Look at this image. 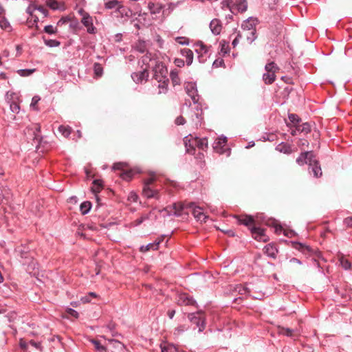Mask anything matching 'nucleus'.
<instances>
[{"label": "nucleus", "instance_id": "obj_11", "mask_svg": "<svg viewBox=\"0 0 352 352\" xmlns=\"http://www.w3.org/2000/svg\"><path fill=\"white\" fill-rule=\"evenodd\" d=\"M301 331V327H299L298 328H294V329H290V328H285L281 326L278 327V332L280 334L288 336V337H292V336H296L300 334Z\"/></svg>", "mask_w": 352, "mask_h": 352}, {"label": "nucleus", "instance_id": "obj_30", "mask_svg": "<svg viewBox=\"0 0 352 352\" xmlns=\"http://www.w3.org/2000/svg\"><path fill=\"white\" fill-rule=\"evenodd\" d=\"M294 247L298 250L299 251H301L304 254L311 253L312 252L311 248L309 246L305 245L300 243H296L294 244Z\"/></svg>", "mask_w": 352, "mask_h": 352}, {"label": "nucleus", "instance_id": "obj_22", "mask_svg": "<svg viewBox=\"0 0 352 352\" xmlns=\"http://www.w3.org/2000/svg\"><path fill=\"white\" fill-rule=\"evenodd\" d=\"M162 240H158L155 241L154 243H149L146 245H142L140 248V251L141 252H146L151 250H157L158 249V246L161 243Z\"/></svg>", "mask_w": 352, "mask_h": 352}, {"label": "nucleus", "instance_id": "obj_62", "mask_svg": "<svg viewBox=\"0 0 352 352\" xmlns=\"http://www.w3.org/2000/svg\"><path fill=\"white\" fill-rule=\"evenodd\" d=\"M344 223L349 226V227H351L352 226V217H347L344 219Z\"/></svg>", "mask_w": 352, "mask_h": 352}, {"label": "nucleus", "instance_id": "obj_59", "mask_svg": "<svg viewBox=\"0 0 352 352\" xmlns=\"http://www.w3.org/2000/svg\"><path fill=\"white\" fill-rule=\"evenodd\" d=\"M175 63L177 67H182L184 65V61L180 58H176L175 60Z\"/></svg>", "mask_w": 352, "mask_h": 352}, {"label": "nucleus", "instance_id": "obj_61", "mask_svg": "<svg viewBox=\"0 0 352 352\" xmlns=\"http://www.w3.org/2000/svg\"><path fill=\"white\" fill-rule=\"evenodd\" d=\"M184 331V326H179L177 327L175 330V334L179 335Z\"/></svg>", "mask_w": 352, "mask_h": 352}, {"label": "nucleus", "instance_id": "obj_20", "mask_svg": "<svg viewBox=\"0 0 352 352\" xmlns=\"http://www.w3.org/2000/svg\"><path fill=\"white\" fill-rule=\"evenodd\" d=\"M210 28L214 34H219L222 29L221 21L217 19L212 20L210 23Z\"/></svg>", "mask_w": 352, "mask_h": 352}, {"label": "nucleus", "instance_id": "obj_13", "mask_svg": "<svg viewBox=\"0 0 352 352\" xmlns=\"http://www.w3.org/2000/svg\"><path fill=\"white\" fill-rule=\"evenodd\" d=\"M258 23V21L256 18L250 17L243 23L242 28L244 30H251V34L254 35L256 32L255 27Z\"/></svg>", "mask_w": 352, "mask_h": 352}, {"label": "nucleus", "instance_id": "obj_27", "mask_svg": "<svg viewBox=\"0 0 352 352\" xmlns=\"http://www.w3.org/2000/svg\"><path fill=\"white\" fill-rule=\"evenodd\" d=\"M276 150L279 152L289 154L293 152V150L292 148V146L287 144H280L276 146Z\"/></svg>", "mask_w": 352, "mask_h": 352}, {"label": "nucleus", "instance_id": "obj_7", "mask_svg": "<svg viewBox=\"0 0 352 352\" xmlns=\"http://www.w3.org/2000/svg\"><path fill=\"white\" fill-rule=\"evenodd\" d=\"M164 72L166 74L167 69H165L164 70H163V69H162L161 75H158L156 73L155 74V78L160 83L158 85V87L160 89L162 90V91H160L159 94H162V93L164 94L166 91L167 87H168V79L166 78V76L165 75L163 74Z\"/></svg>", "mask_w": 352, "mask_h": 352}, {"label": "nucleus", "instance_id": "obj_45", "mask_svg": "<svg viewBox=\"0 0 352 352\" xmlns=\"http://www.w3.org/2000/svg\"><path fill=\"white\" fill-rule=\"evenodd\" d=\"M102 67L99 63L94 64V73L98 77H100L102 74Z\"/></svg>", "mask_w": 352, "mask_h": 352}, {"label": "nucleus", "instance_id": "obj_8", "mask_svg": "<svg viewBox=\"0 0 352 352\" xmlns=\"http://www.w3.org/2000/svg\"><path fill=\"white\" fill-rule=\"evenodd\" d=\"M314 155L311 151H305L300 153L298 157L296 159V162L300 165H304L305 164H309V162H312L314 158Z\"/></svg>", "mask_w": 352, "mask_h": 352}, {"label": "nucleus", "instance_id": "obj_15", "mask_svg": "<svg viewBox=\"0 0 352 352\" xmlns=\"http://www.w3.org/2000/svg\"><path fill=\"white\" fill-rule=\"evenodd\" d=\"M248 9L247 0H235L234 3L231 9L232 12L234 13L236 10L239 12L243 13Z\"/></svg>", "mask_w": 352, "mask_h": 352}, {"label": "nucleus", "instance_id": "obj_39", "mask_svg": "<svg viewBox=\"0 0 352 352\" xmlns=\"http://www.w3.org/2000/svg\"><path fill=\"white\" fill-rule=\"evenodd\" d=\"M340 265L345 270H349L351 268V263L344 256H340L339 258Z\"/></svg>", "mask_w": 352, "mask_h": 352}, {"label": "nucleus", "instance_id": "obj_21", "mask_svg": "<svg viewBox=\"0 0 352 352\" xmlns=\"http://www.w3.org/2000/svg\"><path fill=\"white\" fill-rule=\"evenodd\" d=\"M82 24L87 28L89 33H94V27L93 26L92 19L89 15L83 16L82 19Z\"/></svg>", "mask_w": 352, "mask_h": 352}, {"label": "nucleus", "instance_id": "obj_2", "mask_svg": "<svg viewBox=\"0 0 352 352\" xmlns=\"http://www.w3.org/2000/svg\"><path fill=\"white\" fill-rule=\"evenodd\" d=\"M193 206V203H175L171 206H168L164 208V210L168 212V214H173L177 217H182V215H188L189 214V210L190 207Z\"/></svg>", "mask_w": 352, "mask_h": 352}, {"label": "nucleus", "instance_id": "obj_33", "mask_svg": "<svg viewBox=\"0 0 352 352\" xmlns=\"http://www.w3.org/2000/svg\"><path fill=\"white\" fill-rule=\"evenodd\" d=\"M91 342L94 344L95 349L99 352H107V347L100 344L97 340H91Z\"/></svg>", "mask_w": 352, "mask_h": 352}, {"label": "nucleus", "instance_id": "obj_14", "mask_svg": "<svg viewBox=\"0 0 352 352\" xmlns=\"http://www.w3.org/2000/svg\"><path fill=\"white\" fill-rule=\"evenodd\" d=\"M309 166L311 169L309 172L313 173L314 176L315 177L318 178L320 176H322V172L321 170V167L319 164L318 161L316 159H315V157L313 159L312 162H309Z\"/></svg>", "mask_w": 352, "mask_h": 352}, {"label": "nucleus", "instance_id": "obj_47", "mask_svg": "<svg viewBox=\"0 0 352 352\" xmlns=\"http://www.w3.org/2000/svg\"><path fill=\"white\" fill-rule=\"evenodd\" d=\"M71 20V18L69 16H63L62 17L57 23L58 26H63V25L68 23Z\"/></svg>", "mask_w": 352, "mask_h": 352}, {"label": "nucleus", "instance_id": "obj_31", "mask_svg": "<svg viewBox=\"0 0 352 352\" xmlns=\"http://www.w3.org/2000/svg\"><path fill=\"white\" fill-rule=\"evenodd\" d=\"M296 130H298V132L307 134L311 131V126L308 122H305L302 124L296 125Z\"/></svg>", "mask_w": 352, "mask_h": 352}, {"label": "nucleus", "instance_id": "obj_26", "mask_svg": "<svg viewBox=\"0 0 352 352\" xmlns=\"http://www.w3.org/2000/svg\"><path fill=\"white\" fill-rule=\"evenodd\" d=\"M182 54L186 58V64L188 65H191L192 63V60H193V52H192V51L191 50H190V49H183L182 50Z\"/></svg>", "mask_w": 352, "mask_h": 352}, {"label": "nucleus", "instance_id": "obj_41", "mask_svg": "<svg viewBox=\"0 0 352 352\" xmlns=\"http://www.w3.org/2000/svg\"><path fill=\"white\" fill-rule=\"evenodd\" d=\"M170 76L174 85H179L180 83V80L177 72L172 71L170 74Z\"/></svg>", "mask_w": 352, "mask_h": 352}, {"label": "nucleus", "instance_id": "obj_37", "mask_svg": "<svg viewBox=\"0 0 352 352\" xmlns=\"http://www.w3.org/2000/svg\"><path fill=\"white\" fill-rule=\"evenodd\" d=\"M135 47L138 52L141 53H144L146 50V45L145 42L142 41H139L138 43H136Z\"/></svg>", "mask_w": 352, "mask_h": 352}, {"label": "nucleus", "instance_id": "obj_4", "mask_svg": "<svg viewBox=\"0 0 352 352\" xmlns=\"http://www.w3.org/2000/svg\"><path fill=\"white\" fill-rule=\"evenodd\" d=\"M198 138L194 137L191 134L184 137V144L186 147V152L191 155L195 154V150L197 146Z\"/></svg>", "mask_w": 352, "mask_h": 352}, {"label": "nucleus", "instance_id": "obj_52", "mask_svg": "<svg viewBox=\"0 0 352 352\" xmlns=\"http://www.w3.org/2000/svg\"><path fill=\"white\" fill-rule=\"evenodd\" d=\"M118 4V2L116 0L110 1L105 3V7L107 9H112V8H116Z\"/></svg>", "mask_w": 352, "mask_h": 352}, {"label": "nucleus", "instance_id": "obj_57", "mask_svg": "<svg viewBox=\"0 0 352 352\" xmlns=\"http://www.w3.org/2000/svg\"><path fill=\"white\" fill-rule=\"evenodd\" d=\"M177 42L182 45H186L188 44V38L185 37H177L176 38Z\"/></svg>", "mask_w": 352, "mask_h": 352}, {"label": "nucleus", "instance_id": "obj_23", "mask_svg": "<svg viewBox=\"0 0 352 352\" xmlns=\"http://www.w3.org/2000/svg\"><path fill=\"white\" fill-rule=\"evenodd\" d=\"M300 264L301 263L298 259L296 258H292V259L289 260V263H287V268L289 271H295L299 268Z\"/></svg>", "mask_w": 352, "mask_h": 352}, {"label": "nucleus", "instance_id": "obj_58", "mask_svg": "<svg viewBox=\"0 0 352 352\" xmlns=\"http://www.w3.org/2000/svg\"><path fill=\"white\" fill-rule=\"evenodd\" d=\"M36 9L40 12H41L43 14H44V16H47V10L43 6H38V7H36Z\"/></svg>", "mask_w": 352, "mask_h": 352}, {"label": "nucleus", "instance_id": "obj_60", "mask_svg": "<svg viewBox=\"0 0 352 352\" xmlns=\"http://www.w3.org/2000/svg\"><path fill=\"white\" fill-rule=\"evenodd\" d=\"M36 9V6H34L33 5H30L28 8H27V12L28 14H30V15L32 16V13Z\"/></svg>", "mask_w": 352, "mask_h": 352}, {"label": "nucleus", "instance_id": "obj_5", "mask_svg": "<svg viewBox=\"0 0 352 352\" xmlns=\"http://www.w3.org/2000/svg\"><path fill=\"white\" fill-rule=\"evenodd\" d=\"M188 317L192 323L197 325V327L199 328V332L204 329L205 323L203 312L199 311L197 314H188Z\"/></svg>", "mask_w": 352, "mask_h": 352}, {"label": "nucleus", "instance_id": "obj_1", "mask_svg": "<svg viewBox=\"0 0 352 352\" xmlns=\"http://www.w3.org/2000/svg\"><path fill=\"white\" fill-rule=\"evenodd\" d=\"M241 224L251 227L250 230L254 239L258 241L266 242L268 237L265 236L264 230L256 226V220L252 216L244 214L240 216H234Z\"/></svg>", "mask_w": 352, "mask_h": 352}, {"label": "nucleus", "instance_id": "obj_53", "mask_svg": "<svg viewBox=\"0 0 352 352\" xmlns=\"http://www.w3.org/2000/svg\"><path fill=\"white\" fill-rule=\"evenodd\" d=\"M289 119L292 123H298L300 121V118L296 114H289Z\"/></svg>", "mask_w": 352, "mask_h": 352}, {"label": "nucleus", "instance_id": "obj_40", "mask_svg": "<svg viewBox=\"0 0 352 352\" xmlns=\"http://www.w3.org/2000/svg\"><path fill=\"white\" fill-rule=\"evenodd\" d=\"M133 172L131 170H128L126 168L121 173H120V177L125 180H129L133 177Z\"/></svg>", "mask_w": 352, "mask_h": 352}, {"label": "nucleus", "instance_id": "obj_51", "mask_svg": "<svg viewBox=\"0 0 352 352\" xmlns=\"http://www.w3.org/2000/svg\"><path fill=\"white\" fill-rule=\"evenodd\" d=\"M41 100V98L38 96H35L32 99V102L30 106L34 108L35 110H37L36 104L38 102V101Z\"/></svg>", "mask_w": 352, "mask_h": 352}, {"label": "nucleus", "instance_id": "obj_48", "mask_svg": "<svg viewBox=\"0 0 352 352\" xmlns=\"http://www.w3.org/2000/svg\"><path fill=\"white\" fill-rule=\"evenodd\" d=\"M126 164L124 163L118 162L113 164V168L114 170H124L126 169Z\"/></svg>", "mask_w": 352, "mask_h": 352}, {"label": "nucleus", "instance_id": "obj_50", "mask_svg": "<svg viewBox=\"0 0 352 352\" xmlns=\"http://www.w3.org/2000/svg\"><path fill=\"white\" fill-rule=\"evenodd\" d=\"M44 30L46 33L52 34L56 33L57 31V29H56V28H54L52 25H50L45 26L44 28Z\"/></svg>", "mask_w": 352, "mask_h": 352}, {"label": "nucleus", "instance_id": "obj_29", "mask_svg": "<svg viewBox=\"0 0 352 352\" xmlns=\"http://www.w3.org/2000/svg\"><path fill=\"white\" fill-rule=\"evenodd\" d=\"M276 79V75L274 73L266 72L263 76V80L265 84L270 85L274 82Z\"/></svg>", "mask_w": 352, "mask_h": 352}, {"label": "nucleus", "instance_id": "obj_34", "mask_svg": "<svg viewBox=\"0 0 352 352\" xmlns=\"http://www.w3.org/2000/svg\"><path fill=\"white\" fill-rule=\"evenodd\" d=\"M197 148L202 151H206L208 148V140L206 138H199Z\"/></svg>", "mask_w": 352, "mask_h": 352}, {"label": "nucleus", "instance_id": "obj_35", "mask_svg": "<svg viewBox=\"0 0 352 352\" xmlns=\"http://www.w3.org/2000/svg\"><path fill=\"white\" fill-rule=\"evenodd\" d=\"M265 69L266 72L274 73V74H276V72L278 70V67L274 63V62H270V63H267L265 65Z\"/></svg>", "mask_w": 352, "mask_h": 352}, {"label": "nucleus", "instance_id": "obj_16", "mask_svg": "<svg viewBox=\"0 0 352 352\" xmlns=\"http://www.w3.org/2000/svg\"><path fill=\"white\" fill-rule=\"evenodd\" d=\"M208 51V47L202 42L199 41L195 44V52L199 54V62L204 63L205 59L203 58L204 54Z\"/></svg>", "mask_w": 352, "mask_h": 352}, {"label": "nucleus", "instance_id": "obj_63", "mask_svg": "<svg viewBox=\"0 0 352 352\" xmlns=\"http://www.w3.org/2000/svg\"><path fill=\"white\" fill-rule=\"evenodd\" d=\"M240 36V34H238L237 36L233 40L232 45H233L234 47H235L239 43Z\"/></svg>", "mask_w": 352, "mask_h": 352}, {"label": "nucleus", "instance_id": "obj_55", "mask_svg": "<svg viewBox=\"0 0 352 352\" xmlns=\"http://www.w3.org/2000/svg\"><path fill=\"white\" fill-rule=\"evenodd\" d=\"M239 293L241 294H245L250 292L249 289L245 286H239Z\"/></svg>", "mask_w": 352, "mask_h": 352}, {"label": "nucleus", "instance_id": "obj_36", "mask_svg": "<svg viewBox=\"0 0 352 352\" xmlns=\"http://www.w3.org/2000/svg\"><path fill=\"white\" fill-rule=\"evenodd\" d=\"M91 204L89 201H85L80 204V211L82 214L87 213L91 209Z\"/></svg>", "mask_w": 352, "mask_h": 352}, {"label": "nucleus", "instance_id": "obj_12", "mask_svg": "<svg viewBox=\"0 0 352 352\" xmlns=\"http://www.w3.org/2000/svg\"><path fill=\"white\" fill-rule=\"evenodd\" d=\"M187 94L191 98L194 103L198 102L199 96L197 94V90L195 85L192 82H188L185 87Z\"/></svg>", "mask_w": 352, "mask_h": 352}, {"label": "nucleus", "instance_id": "obj_3", "mask_svg": "<svg viewBox=\"0 0 352 352\" xmlns=\"http://www.w3.org/2000/svg\"><path fill=\"white\" fill-rule=\"evenodd\" d=\"M155 179V176L151 175L149 178L144 180L142 195L146 198H160L159 191L152 186Z\"/></svg>", "mask_w": 352, "mask_h": 352}, {"label": "nucleus", "instance_id": "obj_44", "mask_svg": "<svg viewBox=\"0 0 352 352\" xmlns=\"http://www.w3.org/2000/svg\"><path fill=\"white\" fill-rule=\"evenodd\" d=\"M35 69H19L18 74L21 76H28L34 72Z\"/></svg>", "mask_w": 352, "mask_h": 352}, {"label": "nucleus", "instance_id": "obj_28", "mask_svg": "<svg viewBox=\"0 0 352 352\" xmlns=\"http://www.w3.org/2000/svg\"><path fill=\"white\" fill-rule=\"evenodd\" d=\"M47 5L53 10L62 9L64 10V4L59 3L56 0H46Z\"/></svg>", "mask_w": 352, "mask_h": 352}, {"label": "nucleus", "instance_id": "obj_42", "mask_svg": "<svg viewBox=\"0 0 352 352\" xmlns=\"http://www.w3.org/2000/svg\"><path fill=\"white\" fill-rule=\"evenodd\" d=\"M0 27L3 30H8L10 28L9 22L3 16H0Z\"/></svg>", "mask_w": 352, "mask_h": 352}, {"label": "nucleus", "instance_id": "obj_43", "mask_svg": "<svg viewBox=\"0 0 352 352\" xmlns=\"http://www.w3.org/2000/svg\"><path fill=\"white\" fill-rule=\"evenodd\" d=\"M20 102H13L10 104V109L13 113H18L20 111Z\"/></svg>", "mask_w": 352, "mask_h": 352}, {"label": "nucleus", "instance_id": "obj_56", "mask_svg": "<svg viewBox=\"0 0 352 352\" xmlns=\"http://www.w3.org/2000/svg\"><path fill=\"white\" fill-rule=\"evenodd\" d=\"M66 311H67V313L68 314H69L72 316H74V317H75L76 318L78 317V312L76 310L73 309L69 308V309H67L66 310Z\"/></svg>", "mask_w": 352, "mask_h": 352}, {"label": "nucleus", "instance_id": "obj_17", "mask_svg": "<svg viewBox=\"0 0 352 352\" xmlns=\"http://www.w3.org/2000/svg\"><path fill=\"white\" fill-rule=\"evenodd\" d=\"M195 303V300L186 294H182L178 296L177 304L180 306L193 305Z\"/></svg>", "mask_w": 352, "mask_h": 352}, {"label": "nucleus", "instance_id": "obj_64", "mask_svg": "<svg viewBox=\"0 0 352 352\" xmlns=\"http://www.w3.org/2000/svg\"><path fill=\"white\" fill-rule=\"evenodd\" d=\"M309 143L305 140H300L299 142V146H308Z\"/></svg>", "mask_w": 352, "mask_h": 352}, {"label": "nucleus", "instance_id": "obj_9", "mask_svg": "<svg viewBox=\"0 0 352 352\" xmlns=\"http://www.w3.org/2000/svg\"><path fill=\"white\" fill-rule=\"evenodd\" d=\"M27 133L32 136V139L34 140H36L39 142L41 140V136L40 135L41 133V126L39 124H33L31 127L27 128Z\"/></svg>", "mask_w": 352, "mask_h": 352}, {"label": "nucleus", "instance_id": "obj_46", "mask_svg": "<svg viewBox=\"0 0 352 352\" xmlns=\"http://www.w3.org/2000/svg\"><path fill=\"white\" fill-rule=\"evenodd\" d=\"M161 350L162 352H173L175 351V348L169 344H161Z\"/></svg>", "mask_w": 352, "mask_h": 352}, {"label": "nucleus", "instance_id": "obj_25", "mask_svg": "<svg viewBox=\"0 0 352 352\" xmlns=\"http://www.w3.org/2000/svg\"><path fill=\"white\" fill-rule=\"evenodd\" d=\"M263 250L267 256L272 258H275L278 252L276 248L271 244H268L266 246H265Z\"/></svg>", "mask_w": 352, "mask_h": 352}, {"label": "nucleus", "instance_id": "obj_54", "mask_svg": "<svg viewBox=\"0 0 352 352\" xmlns=\"http://www.w3.org/2000/svg\"><path fill=\"white\" fill-rule=\"evenodd\" d=\"M185 122H186L185 118L182 116H178L175 120V123L177 125H183V124H184Z\"/></svg>", "mask_w": 352, "mask_h": 352}, {"label": "nucleus", "instance_id": "obj_18", "mask_svg": "<svg viewBox=\"0 0 352 352\" xmlns=\"http://www.w3.org/2000/svg\"><path fill=\"white\" fill-rule=\"evenodd\" d=\"M107 341L108 344L113 349L112 352H124L125 346L120 341L114 339H108Z\"/></svg>", "mask_w": 352, "mask_h": 352}, {"label": "nucleus", "instance_id": "obj_32", "mask_svg": "<svg viewBox=\"0 0 352 352\" xmlns=\"http://www.w3.org/2000/svg\"><path fill=\"white\" fill-rule=\"evenodd\" d=\"M72 131V128L70 126H69L60 125L58 127V131L60 133H61V134L65 138H68L69 135L71 134Z\"/></svg>", "mask_w": 352, "mask_h": 352}, {"label": "nucleus", "instance_id": "obj_38", "mask_svg": "<svg viewBox=\"0 0 352 352\" xmlns=\"http://www.w3.org/2000/svg\"><path fill=\"white\" fill-rule=\"evenodd\" d=\"M102 188V182L100 180H94L91 189L94 193H98Z\"/></svg>", "mask_w": 352, "mask_h": 352}, {"label": "nucleus", "instance_id": "obj_19", "mask_svg": "<svg viewBox=\"0 0 352 352\" xmlns=\"http://www.w3.org/2000/svg\"><path fill=\"white\" fill-rule=\"evenodd\" d=\"M133 80L135 82H141L143 80H146L148 77V72L147 67L143 69L142 71L140 72H135L131 75Z\"/></svg>", "mask_w": 352, "mask_h": 352}, {"label": "nucleus", "instance_id": "obj_24", "mask_svg": "<svg viewBox=\"0 0 352 352\" xmlns=\"http://www.w3.org/2000/svg\"><path fill=\"white\" fill-rule=\"evenodd\" d=\"M6 100L8 103L20 102L19 96L14 92L8 91L6 95Z\"/></svg>", "mask_w": 352, "mask_h": 352}, {"label": "nucleus", "instance_id": "obj_49", "mask_svg": "<svg viewBox=\"0 0 352 352\" xmlns=\"http://www.w3.org/2000/svg\"><path fill=\"white\" fill-rule=\"evenodd\" d=\"M45 43L50 47H57L60 45V42L56 40H45Z\"/></svg>", "mask_w": 352, "mask_h": 352}, {"label": "nucleus", "instance_id": "obj_6", "mask_svg": "<svg viewBox=\"0 0 352 352\" xmlns=\"http://www.w3.org/2000/svg\"><path fill=\"white\" fill-rule=\"evenodd\" d=\"M227 138L226 137H219L217 140H215L213 148L214 150L219 153L223 154L226 153L227 151H229V148L227 147Z\"/></svg>", "mask_w": 352, "mask_h": 352}, {"label": "nucleus", "instance_id": "obj_10", "mask_svg": "<svg viewBox=\"0 0 352 352\" xmlns=\"http://www.w3.org/2000/svg\"><path fill=\"white\" fill-rule=\"evenodd\" d=\"M189 212H191L197 221L201 222L206 221L208 216L203 212L201 208L195 206L194 203L193 206L190 208Z\"/></svg>", "mask_w": 352, "mask_h": 352}]
</instances>
